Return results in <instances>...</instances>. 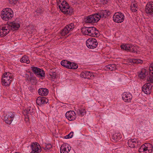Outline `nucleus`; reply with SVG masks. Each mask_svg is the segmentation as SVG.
Masks as SVG:
<instances>
[{
    "label": "nucleus",
    "instance_id": "1",
    "mask_svg": "<svg viewBox=\"0 0 153 153\" xmlns=\"http://www.w3.org/2000/svg\"><path fill=\"white\" fill-rule=\"evenodd\" d=\"M111 14L109 10H102L98 13L86 16L84 17V21L85 23H92L98 22L100 18H105Z\"/></svg>",
    "mask_w": 153,
    "mask_h": 153
},
{
    "label": "nucleus",
    "instance_id": "2",
    "mask_svg": "<svg viewBox=\"0 0 153 153\" xmlns=\"http://www.w3.org/2000/svg\"><path fill=\"white\" fill-rule=\"evenodd\" d=\"M57 5L60 10L65 14H71L73 11L68 5V4L63 0H60V1H57Z\"/></svg>",
    "mask_w": 153,
    "mask_h": 153
},
{
    "label": "nucleus",
    "instance_id": "3",
    "mask_svg": "<svg viewBox=\"0 0 153 153\" xmlns=\"http://www.w3.org/2000/svg\"><path fill=\"white\" fill-rule=\"evenodd\" d=\"M81 31L85 35L92 37H97L98 36V31L94 27H84L82 28Z\"/></svg>",
    "mask_w": 153,
    "mask_h": 153
},
{
    "label": "nucleus",
    "instance_id": "4",
    "mask_svg": "<svg viewBox=\"0 0 153 153\" xmlns=\"http://www.w3.org/2000/svg\"><path fill=\"white\" fill-rule=\"evenodd\" d=\"M13 16V11L10 8L4 9L1 12V16L3 20L8 21L11 19Z\"/></svg>",
    "mask_w": 153,
    "mask_h": 153
},
{
    "label": "nucleus",
    "instance_id": "5",
    "mask_svg": "<svg viewBox=\"0 0 153 153\" xmlns=\"http://www.w3.org/2000/svg\"><path fill=\"white\" fill-rule=\"evenodd\" d=\"M120 47L122 49L126 51L137 53L138 48L137 46L134 45L132 44H126L125 45H122Z\"/></svg>",
    "mask_w": 153,
    "mask_h": 153
},
{
    "label": "nucleus",
    "instance_id": "6",
    "mask_svg": "<svg viewBox=\"0 0 153 153\" xmlns=\"http://www.w3.org/2000/svg\"><path fill=\"white\" fill-rule=\"evenodd\" d=\"M12 77L9 73H5L1 79L2 84L5 86H9L12 81Z\"/></svg>",
    "mask_w": 153,
    "mask_h": 153
},
{
    "label": "nucleus",
    "instance_id": "7",
    "mask_svg": "<svg viewBox=\"0 0 153 153\" xmlns=\"http://www.w3.org/2000/svg\"><path fill=\"white\" fill-rule=\"evenodd\" d=\"M152 146L150 143H146L142 145L139 149V153H151L152 152Z\"/></svg>",
    "mask_w": 153,
    "mask_h": 153
},
{
    "label": "nucleus",
    "instance_id": "8",
    "mask_svg": "<svg viewBox=\"0 0 153 153\" xmlns=\"http://www.w3.org/2000/svg\"><path fill=\"white\" fill-rule=\"evenodd\" d=\"M61 64L67 68L76 69L78 67V65L74 62H72L67 60H63L61 62Z\"/></svg>",
    "mask_w": 153,
    "mask_h": 153
},
{
    "label": "nucleus",
    "instance_id": "9",
    "mask_svg": "<svg viewBox=\"0 0 153 153\" xmlns=\"http://www.w3.org/2000/svg\"><path fill=\"white\" fill-rule=\"evenodd\" d=\"M87 46L90 49H94L98 45V43L97 40L94 38L88 39L86 42Z\"/></svg>",
    "mask_w": 153,
    "mask_h": 153
},
{
    "label": "nucleus",
    "instance_id": "10",
    "mask_svg": "<svg viewBox=\"0 0 153 153\" xmlns=\"http://www.w3.org/2000/svg\"><path fill=\"white\" fill-rule=\"evenodd\" d=\"M125 16L123 13L120 12L116 13L113 17V21L117 23H121L124 20Z\"/></svg>",
    "mask_w": 153,
    "mask_h": 153
},
{
    "label": "nucleus",
    "instance_id": "11",
    "mask_svg": "<svg viewBox=\"0 0 153 153\" xmlns=\"http://www.w3.org/2000/svg\"><path fill=\"white\" fill-rule=\"evenodd\" d=\"M31 70L34 74L37 76L42 79L45 76V74L44 71L37 67H31Z\"/></svg>",
    "mask_w": 153,
    "mask_h": 153
},
{
    "label": "nucleus",
    "instance_id": "12",
    "mask_svg": "<svg viewBox=\"0 0 153 153\" xmlns=\"http://www.w3.org/2000/svg\"><path fill=\"white\" fill-rule=\"evenodd\" d=\"M74 27V24L73 23H71L66 25L61 32L62 35L65 36L67 35L69 31H72Z\"/></svg>",
    "mask_w": 153,
    "mask_h": 153
},
{
    "label": "nucleus",
    "instance_id": "13",
    "mask_svg": "<svg viewBox=\"0 0 153 153\" xmlns=\"http://www.w3.org/2000/svg\"><path fill=\"white\" fill-rule=\"evenodd\" d=\"M8 27L9 25L7 24L0 27V36L3 37L6 36L9 32L10 30Z\"/></svg>",
    "mask_w": 153,
    "mask_h": 153
},
{
    "label": "nucleus",
    "instance_id": "14",
    "mask_svg": "<svg viewBox=\"0 0 153 153\" xmlns=\"http://www.w3.org/2000/svg\"><path fill=\"white\" fill-rule=\"evenodd\" d=\"M140 142L136 139H130L128 140V146L131 148L137 147L140 144Z\"/></svg>",
    "mask_w": 153,
    "mask_h": 153
},
{
    "label": "nucleus",
    "instance_id": "15",
    "mask_svg": "<svg viewBox=\"0 0 153 153\" xmlns=\"http://www.w3.org/2000/svg\"><path fill=\"white\" fill-rule=\"evenodd\" d=\"M145 12L148 14L152 15L153 14V2H148L145 7Z\"/></svg>",
    "mask_w": 153,
    "mask_h": 153
},
{
    "label": "nucleus",
    "instance_id": "16",
    "mask_svg": "<svg viewBox=\"0 0 153 153\" xmlns=\"http://www.w3.org/2000/svg\"><path fill=\"white\" fill-rule=\"evenodd\" d=\"M65 116L66 118L70 121L74 120L76 117V114L73 111H67L65 114Z\"/></svg>",
    "mask_w": 153,
    "mask_h": 153
},
{
    "label": "nucleus",
    "instance_id": "17",
    "mask_svg": "<svg viewBox=\"0 0 153 153\" xmlns=\"http://www.w3.org/2000/svg\"><path fill=\"white\" fill-rule=\"evenodd\" d=\"M152 86L151 84L148 83L145 84L142 87V91L146 94H149L151 92Z\"/></svg>",
    "mask_w": 153,
    "mask_h": 153
},
{
    "label": "nucleus",
    "instance_id": "18",
    "mask_svg": "<svg viewBox=\"0 0 153 153\" xmlns=\"http://www.w3.org/2000/svg\"><path fill=\"white\" fill-rule=\"evenodd\" d=\"M132 97V94L129 92H125L122 95V99L125 102H131Z\"/></svg>",
    "mask_w": 153,
    "mask_h": 153
},
{
    "label": "nucleus",
    "instance_id": "19",
    "mask_svg": "<svg viewBox=\"0 0 153 153\" xmlns=\"http://www.w3.org/2000/svg\"><path fill=\"white\" fill-rule=\"evenodd\" d=\"M149 75L147 78L148 83H152L153 82V63H152L149 66Z\"/></svg>",
    "mask_w": 153,
    "mask_h": 153
},
{
    "label": "nucleus",
    "instance_id": "20",
    "mask_svg": "<svg viewBox=\"0 0 153 153\" xmlns=\"http://www.w3.org/2000/svg\"><path fill=\"white\" fill-rule=\"evenodd\" d=\"M40 145L37 143H33L31 145L32 151L30 153H39L41 151V149L38 147Z\"/></svg>",
    "mask_w": 153,
    "mask_h": 153
},
{
    "label": "nucleus",
    "instance_id": "21",
    "mask_svg": "<svg viewBox=\"0 0 153 153\" xmlns=\"http://www.w3.org/2000/svg\"><path fill=\"white\" fill-rule=\"evenodd\" d=\"M36 102L37 105H41L42 104H46L48 102V100L45 97H39L37 98Z\"/></svg>",
    "mask_w": 153,
    "mask_h": 153
},
{
    "label": "nucleus",
    "instance_id": "22",
    "mask_svg": "<svg viewBox=\"0 0 153 153\" xmlns=\"http://www.w3.org/2000/svg\"><path fill=\"white\" fill-rule=\"evenodd\" d=\"M80 76L82 78L89 79L92 76L94 77V75L93 73L88 71H85L81 72Z\"/></svg>",
    "mask_w": 153,
    "mask_h": 153
},
{
    "label": "nucleus",
    "instance_id": "23",
    "mask_svg": "<svg viewBox=\"0 0 153 153\" xmlns=\"http://www.w3.org/2000/svg\"><path fill=\"white\" fill-rule=\"evenodd\" d=\"M9 25V29L10 30L11 29L13 30H17L20 27V25L14 22H10L9 24H7Z\"/></svg>",
    "mask_w": 153,
    "mask_h": 153
},
{
    "label": "nucleus",
    "instance_id": "24",
    "mask_svg": "<svg viewBox=\"0 0 153 153\" xmlns=\"http://www.w3.org/2000/svg\"><path fill=\"white\" fill-rule=\"evenodd\" d=\"M71 150V147L68 145L63 144L61 147L60 151L61 153H68Z\"/></svg>",
    "mask_w": 153,
    "mask_h": 153
},
{
    "label": "nucleus",
    "instance_id": "25",
    "mask_svg": "<svg viewBox=\"0 0 153 153\" xmlns=\"http://www.w3.org/2000/svg\"><path fill=\"white\" fill-rule=\"evenodd\" d=\"M122 137V135L120 133H115L112 136V139L115 142H117L121 139Z\"/></svg>",
    "mask_w": 153,
    "mask_h": 153
},
{
    "label": "nucleus",
    "instance_id": "26",
    "mask_svg": "<svg viewBox=\"0 0 153 153\" xmlns=\"http://www.w3.org/2000/svg\"><path fill=\"white\" fill-rule=\"evenodd\" d=\"M48 90L46 88H41L38 91V92L39 95L42 96H46L48 93Z\"/></svg>",
    "mask_w": 153,
    "mask_h": 153
},
{
    "label": "nucleus",
    "instance_id": "27",
    "mask_svg": "<svg viewBox=\"0 0 153 153\" xmlns=\"http://www.w3.org/2000/svg\"><path fill=\"white\" fill-rule=\"evenodd\" d=\"M105 69L107 71H113L117 69V66L115 64L108 65L105 67Z\"/></svg>",
    "mask_w": 153,
    "mask_h": 153
},
{
    "label": "nucleus",
    "instance_id": "28",
    "mask_svg": "<svg viewBox=\"0 0 153 153\" xmlns=\"http://www.w3.org/2000/svg\"><path fill=\"white\" fill-rule=\"evenodd\" d=\"M148 74V72L146 71V70L145 69H143L138 74V76L140 78L143 79Z\"/></svg>",
    "mask_w": 153,
    "mask_h": 153
},
{
    "label": "nucleus",
    "instance_id": "29",
    "mask_svg": "<svg viewBox=\"0 0 153 153\" xmlns=\"http://www.w3.org/2000/svg\"><path fill=\"white\" fill-rule=\"evenodd\" d=\"M34 112V110L33 109V108H32L31 106H29L27 109L25 111V113L29 116V115H32Z\"/></svg>",
    "mask_w": 153,
    "mask_h": 153
},
{
    "label": "nucleus",
    "instance_id": "30",
    "mask_svg": "<svg viewBox=\"0 0 153 153\" xmlns=\"http://www.w3.org/2000/svg\"><path fill=\"white\" fill-rule=\"evenodd\" d=\"M86 113L85 110L83 108L78 109L76 111V114L81 116H83Z\"/></svg>",
    "mask_w": 153,
    "mask_h": 153
},
{
    "label": "nucleus",
    "instance_id": "31",
    "mask_svg": "<svg viewBox=\"0 0 153 153\" xmlns=\"http://www.w3.org/2000/svg\"><path fill=\"white\" fill-rule=\"evenodd\" d=\"M20 62L22 63H26L27 64H29L30 62L28 56L26 55L22 57L20 59Z\"/></svg>",
    "mask_w": 153,
    "mask_h": 153
},
{
    "label": "nucleus",
    "instance_id": "32",
    "mask_svg": "<svg viewBox=\"0 0 153 153\" xmlns=\"http://www.w3.org/2000/svg\"><path fill=\"white\" fill-rule=\"evenodd\" d=\"M8 117L9 115H6L4 117V120L5 123L7 124H10L13 120V119Z\"/></svg>",
    "mask_w": 153,
    "mask_h": 153
},
{
    "label": "nucleus",
    "instance_id": "33",
    "mask_svg": "<svg viewBox=\"0 0 153 153\" xmlns=\"http://www.w3.org/2000/svg\"><path fill=\"white\" fill-rule=\"evenodd\" d=\"M32 84H35L36 83V78L33 76H31V75L30 76V79L29 80Z\"/></svg>",
    "mask_w": 153,
    "mask_h": 153
},
{
    "label": "nucleus",
    "instance_id": "34",
    "mask_svg": "<svg viewBox=\"0 0 153 153\" xmlns=\"http://www.w3.org/2000/svg\"><path fill=\"white\" fill-rule=\"evenodd\" d=\"M132 62L134 63H142L143 62V61L139 59H132Z\"/></svg>",
    "mask_w": 153,
    "mask_h": 153
},
{
    "label": "nucleus",
    "instance_id": "35",
    "mask_svg": "<svg viewBox=\"0 0 153 153\" xmlns=\"http://www.w3.org/2000/svg\"><path fill=\"white\" fill-rule=\"evenodd\" d=\"M6 115H9V117L13 119L15 117V113L14 112H9Z\"/></svg>",
    "mask_w": 153,
    "mask_h": 153
},
{
    "label": "nucleus",
    "instance_id": "36",
    "mask_svg": "<svg viewBox=\"0 0 153 153\" xmlns=\"http://www.w3.org/2000/svg\"><path fill=\"white\" fill-rule=\"evenodd\" d=\"M52 147V146L51 144H46L45 147H44V149L45 150H48L50 149Z\"/></svg>",
    "mask_w": 153,
    "mask_h": 153
},
{
    "label": "nucleus",
    "instance_id": "37",
    "mask_svg": "<svg viewBox=\"0 0 153 153\" xmlns=\"http://www.w3.org/2000/svg\"><path fill=\"white\" fill-rule=\"evenodd\" d=\"M101 4L105 5L109 3L110 2V0H100Z\"/></svg>",
    "mask_w": 153,
    "mask_h": 153
},
{
    "label": "nucleus",
    "instance_id": "38",
    "mask_svg": "<svg viewBox=\"0 0 153 153\" xmlns=\"http://www.w3.org/2000/svg\"><path fill=\"white\" fill-rule=\"evenodd\" d=\"M73 132H71L68 135L65 137V138L69 139L71 138L73 136Z\"/></svg>",
    "mask_w": 153,
    "mask_h": 153
},
{
    "label": "nucleus",
    "instance_id": "39",
    "mask_svg": "<svg viewBox=\"0 0 153 153\" xmlns=\"http://www.w3.org/2000/svg\"><path fill=\"white\" fill-rule=\"evenodd\" d=\"M49 74L52 79H54L56 78V73L55 72H51Z\"/></svg>",
    "mask_w": 153,
    "mask_h": 153
},
{
    "label": "nucleus",
    "instance_id": "40",
    "mask_svg": "<svg viewBox=\"0 0 153 153\" xmlns=\"http://www.w3.org/2000/svg\"><path fill=\"white\" fill-rule=\"evenodd\" d=\"M28 89L31 92H34L35 91V89L32 86H30Z\"/></svg>",
    "mask_w": 153,
    "mask_h": 153
},
{
    "label": "nucleus",
    "instance_id": "41",
    "mask_svg": "<svg viewBox=\"0 0 153 153\" xmlns=\"http://www.w3.org/2000/svg\"><path fill=\"white\" fill-rule=\"evenodd\" d=\"M9 2L11 4H16L18 0H9Z\"/></svg>",
    "mask_w": 153,
    "mask_h": 153
},
{
    "label": "nucleus",
    "instance_id": "42",
    "mask_svg": "<svg viewBox=\"0 0 153 153\" xmlns=\"http://www.w3.org/2000/svg\"><path fill=\"white\" fill-rule=\"evenodd\" d=\"M30 79V76H29L28 74H26L25 76V80L26 81H29Z\"/></svg>",
    "mask_w": 153,
    "mask_h": 153
},
{
    "label": "nucleus",
    "instance_id": "43",
    "mask_svg": "<svg viewBox=\"0 0 153 153\" xmlns=\"http://www.w3.org/2000/svg\"><path fill=\"white\" fill-rule=\"evenodd\" d=\"M131 7L136 9L137 8V5L136 4H133V5L131 6Z\"/></svg>",
    "mask_w": 153,
    "mask_h": 153
},
{
    "label": "nucleus",
    "instance_id": "44",
    "mask_svg": "<svg viewBox=\"0 0 153 153\" xmlns=\"http://www.w3.org/2000/svg\"><path fill=\"white\" fill-rule=\"evenodd\" d=\"M131 10L133 12H135L137 11L136 9L131 7Z\"/></svg>",
    "mask_w": 153,
    "mask_h": 153
},
{
    "label": "nucleus",
    "instance_id": "45",
    "mask_svg": "<svg viewBox=\"0 0 153 153\" xmlns=\"http://www.w3.org/2000/svg\"><path fill=\"white\" fill-rule=\"evenodd\" d=\"M36 12L37 13H39L40 12H39V10H37Z\"/></svg>",
    "mask_w": 153,
    "mask_h": 153
},
{
    "label": "nucleus",
    "instance_id": "46",
    "mask_svg": "<svg viewBox=\"0 0 153 153\" xmlns=\"http://www.w3.org/2000/svg\"><path fill=\"white\" fill-rule=\"evenodd\" d=\"M15 153H19V152H15Z\"/></svg>",
    "mask_w": 153,
    "mask_h": 153
}]
</instances>
